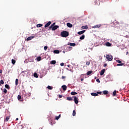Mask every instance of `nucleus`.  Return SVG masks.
Wrapping results in <instances>:
<instances>
[{"mask_svg": "<svg viewBox=\"0 0 129 129\" xmlns=\"http://www.w3.org/2000/svg\"><path fill=\"white\" fill-rule=\"evenodd\" d=\"M95 79H96V77L95 78Z\"/></svg>", "mask_w": 129, "mask_h": 129, "instance_id": "nucleus-58", "label": "nucleus"}, {"mask_svg": "<svg viewBox=\"0 0 129 129\" xmlns=\"http://www.w3.org/2000/svg\"><path fill=\"white\" fill-rule=\"evenodd\" d=\"M0 84H5V82L3 80H1L0 81Z\"/></svg>", "mask_w": 129, "mask_h": 129, "instance_id": "nucleus-40", "label": "nucleus"}, {"mask_svg": "<svg viewBox=\"0 0 129 129\" xmlns=\"http://www.w3.org/2000/svg\"><path fill=\"white\" fill-rule=\"evenodd\" d=\"M50 64H52V65L56 64V60H52L50 62Z\"/></svg>", "mask_w": 129, "mask_h": 129, "instance_id": "nucleus-21", "label": "nucleus"}, {"mask_svg": "<svg viewBox=\"0 0 129 129\" xmlns=\"http://www.w3.org/2000/svg\"><path fill=\"white\" fill-rule=\"evenodd\" d=\"M42 59V57H41V56H38L37 58V60L38 61V62H39V61H41Z\"/></svg>", "mask_w": 129, "mask_h": 129, "instance_id": "nucleus-20", "label": "nucleus"}, {"mask_svg": "<svg viewBox=\"0 0 129 129\" xmlns=\"http://www.w3.org/2000/svg\"><path fill=\"white\" fill-rule=\"evenodd\" d=\"M75 115H76V111L74 110L73 112V116H75Z\"/></svg>", "mask_w": 129, "mask_h": 129, "instance_id": "nucleus-31", "label": "nucleus"}, {"mask_svg": "<svg viewBox=\"0 0 129 129\" xmlns=\"http://www.w3.org/2000/svg\"><path fill=\"white\" fill-rule=\"evenodd\" d=\"M60 66H64V63H63V62L61 63Z\"/></svg>", "mask_w": 129, "mask_h": 129, "instance_id": "nucleus-47", "label": "nucleus"}, {"mask_svg": "<svg viewBox=\"0 0 129 129\" xmlns=\"http://www.w3.org/2000/svg\"><path fill=\"white\" fill-rule=\"evenodd\" d=\"M67 99V100H69V101H72V100H73V99H72V97H68Z\"/></svg>", "mask_w": 129, "mask_h": 129, "instance_id": "nucleus-14", "label": "nucleus"}, {"mask_svg": "<svg viewBox=\"0 0 129 129\" xmlns=\"http://www.w3.org/2000/svg\"><path fill=\"white\" fill-rule=\"evenodd\" d=\"M12 64H15L16 63V60L15 59H12Z\"/></svg>", "mask_w": 129, "mask_h": 129, "instance_id": "nucleus-37", "label": "nucleus"}, {"mask_svg": "<svg viewBox=\"0 0 129 129\" xmlns=\"http://www.w3.org/2000/svg\"><path fill=\"white\" fill-rule=\"evenodd\" d=\"M33 38L34 37L33 36L29 37L27 38V41H31V40H32V39H33Z\"/></svg>", "mask_w": 129, "mask_h": 129, "instance_id": "nucleus-15", "label": "nucleus"}, {"mask_svg": "<svg viewBox=\"0 0 129 129\" xmlns=\"http://www.w3.org/2000/svg\"><path fill=\"white\" fill-rule=\"evenodd\" d=\"M53 53L55 54H59L60 53V51L58 50H55L53 51Z\"/></svg>", "mask_w": 129, "mask_h": 129, "instance_id": "nucleus-16", "label": "nucleus"}, {"mask_svg": "<svg viewBox=\"0 0 129 129\" xmlns=\"http://www.w3.org/2000/svg\"><path fill=\"white\" fill-rule=\"evenodd\" d=\"M74 98L76 104H78V102H79L78 98L76 96H74Z\"/></svg>", "mask_w": 129, "mask_h": 129, "instance_id": "nucleus-4", "label": "nucleus"}, {"mask_svg": "<svg viewBox=\"0 0 129 129\" xmlns=\"http://www.w3.org/2000/svg\"><path fill=\"white\" fill-rule=\"evenodd\" d=\"M47 89H49V90H52V89H53V87H52L51 86H47Z\"/></svg>", "mask_w": 129, "mask_h": 129, "instance_id": "nucleus-22", "label": "nucleus"}, {"mask_svg": "<svg viewBox=\"0 0 129 129\" xmlns=\"http://www.w3.org/2000/svg\"><path fill=\"white\" fill-rule=\"evenodd\" d=\"M91 95H92V96H98L97 93H91Z\"/></svg>", "mask_w": 129, "mask_h": 129, "instance_id": "nucleus-12", "label": "nucleus"}, {"mask_svg": "<svg viewBox=\"0 0 129 129\" xmlns=\"http://www.w3.org/2000/svg\"><path fill=\"white\" fill-rule=\"evenodd\" d=\"M101 27V24H98L92 27L93 29H99V28H100Z\"/></svg>", "mask_w": 129, "mask_h": 129, "instance_id": "nucleus-3", "label": "nucleus"}, {"mask_svg": "<svg viewBox=\"0 0 129 129\" xmlns=\"http://www.w3.org/2000/svg\"><path fill=\"white\" fill-rule=\"evenodd\" d=\"M97 82H98L99 83H100V80H99V79H97L96 80Z\"/></svg>", "mask_w": 129, "mask_h": 129, "instance_id": "nucleus-44", "label": "nucleus"}, {"mask_svg": "<svg viewBox=\"0 0 129 129\" xmlns=\"http://www.w3.org/2000/svg\"><path fill=\"white\" fill-rule=\"evenodd\" d=\"M116 95V91L115 90L113 92V96H115Z\"/></svg>", "mask_w": 129, "mask_h": 129, "instance_id": "nucleus-33", "label": "nucleus"}, {"mask_svg": "<svg viewBox=\"0 0 129 129\" xmlns=\"http://www.w3.org/2000/svg\"><path fill=\"white\" fill-rule=\"evenodd\" d=\"M0 73L2 74V73H3V70H0Z\"/></svg>", "mask_w": 129, "mask_h": 129, "instance_id": "nucleus-51", "label": "nucleus"}, {"mask_svg": "<svg viewBox=\"0 0 129 129\" xmlns=\"http://www.w3.org/2000/svg\"><path fill=\"white\" fill-rule=\"evenodd\" d=\"M9 119H10V117L7 116L6 117V119H5V121H9Z\"/></svg>", "mask_w": 129, "mask_h": 129, "instance_id": "nucleus-35", "label": "nucleus"}, {"mask_svg": "<svg viewBox=\"0 0 129 129\" xmlns=\"http://www.w3.org/2000/svg\"><path fill=\"white\" fill-rule=\"evenodd\" d=\"M115 22L118 25H119V22H118L116 21H115Z\"/></svg>", "mask_w": 129, "mask_h": 129, "instance_id": "nucleus-50", "label": "nucleus"}, {"mask_svg": "<svg viewBox=\"0 0 129 129\" xmlns=\"http://www.w3.org/2000/svg\"><path fill=\"white\" fill-rule=\"evenodd\" d=\"M61 88L64 91H66V90H67V86L66 85H62L61 86Z\"/></svg>", "mask_w": 129, "mask_h": 129, "instance_id": "nucleus-7", "label": "nucleus"}, {"mask_svg": "<svg viewBox=\"0 0 129 129\" xmlns=\"http://www.w3.org/2000/svg\"><path fill=\"white\" fill-rule=\"evenodd\" d=\"M103 93L105 95H106V94H108V91H106V90L103 91Z\"/></svg>", "mask_w": 129, "mask_h": 129, "instance_id": "nucleus-17", "label": "nucleus"}, {"mask_svg": "<svg viewBox=\"0 0 129 129\" xmlns=\"http://www.w3.org/2000/svg\"><path fill=\"white\" fill-rule=\"evenodd\" d=\"M16 120H19V118H17Z\"/></svg>", "mask_w": 129, "mask_h": 129, "instance_id": "nucleus-55", "label": "nucleus"}, {"mask_svg": "<svg viewBox=\"0 0 129 129\" xmlns=\"http://www.w3.org/2000/svg\"><path fill=\"white\" fill-rule=\"evenodd\" d=\"M85 38V35L84 34H83L82 36L80 37V40H84V38Z\"/></svg>", "mask_w": 129, "mask_h": 129, "instance_id": "nucleus-11", "label": "nucleus"}, {"mask_svg": "<svg viewBox=\"0 0 129 129\" xmlns=\"http://www.w3.org/2000/svg\"><path fill=\"white\" fill-rule=\"evenodd\" d=\"M124 65V63H122L117 64L116 66H123Z\"/></svg>", "mask_w": 129, "mask_h": 129, "instance_id": "nucleus-28", "label": "nucleus"}, {"mask_svg": "<svg viewBox=\"0 0 129 129\" xmlns=\"http://www.w3.org/2000/svg\"><path fill=\"white\" fill-rule=\"evenodd\" d=\"M102 93V92H97V94H98H98H101Z\"/></svg>", "mask_w": 129, "mask_h": 129, "instance_id": "nucleus-43", "label": "nucleus"}, {"mask_svg": "<svg viewBox=\"0 0 129 129\" xmlns=\"http://www.w3.org/2000/svg\"><path fill=\"white\" fill-rule=\"evenodd\" d=\"M68 66V67H69V66Z\"/></svg>", "mask_w": 129, "mask_h": 129, "instance_id": "nucleus-59", "label": "nucleus"}, {"mask_svg": "<svg viewBox=\"0 0 129 129\" xmlns=\"http://www.w3.org/2000/svg\"><path fill=\"white\" fill-rule=\"evenodd\" d=\"M47 49H48V46H44V51H47Z\"/></svg>", "mask_w": 129, "mask_h": 129, "instance_id": "nucleus-39", "label": "nucleus"}, {"mask_svg": "<svg viewBox=\"0 0 129 129\" xmlns=\"http://www.w3.org/2000/svg\"><path fill=\"white\" fill-rule=\"evenodd\" d=\"M71 95H76V94H77V93H76V92H72L71 93Z\"/></svg>", "mask_w": 129, "mask_h": 129, "instance_id": "nucleus-26", "label": "nucleus"}, {"mask_svg": "<svg viewBox=\"0 0 129 129\" xmlns=\"http://www.w3.org/2000/svg\"><path fill=\"white\" fill-rule=\"evenodd\" d=\"M18 82H19V79H16V81H15V85L16 86H17L18 84Z\"/></svg>", "mask_w": 129, "mask_h": 129, "instance_id": "nucleus-18", "label": "nucleus"}, {"mask_svg": "<svg viewBox=\"0 0 129 129\" xmlns=\"http://www.w3.org/2000/svg\"><path fill=\"white\" fill-rule=\"evenodd\" d=\"M21 98H22V97L21 96V95H18V100H21Z\"/></svg>", "mask_w": 129, "mask_h": 129, "instance_id": "nucleus-36", "label": "nucleus"}, {"mask_svg": "<svg viewBox=\"0 0 129 129\" xmlns=\"http://www.w3.org/2000/svg\"><path fill=\"white\" fill-rule=\"evenodd\" d=\"M85 30H83L81 31H79L78 32V35H82V34H84L85 33Z\"/></svg>", "mask_w": 129, "mask_h": 129, "instance_id": "nucleus-8", "label": "nucleus"}, {"mask_svg": "<svg viewBox=\"0 0 129 129\" xmlns=\"http://www.w3.org/2000/svg\"><path fill=\"white\" fill-rule=\"evenodd\" d=\"M116 59H117V58H115V60L116 61V62H117V63H121V61Z\"/></svg>", "mask_w": 129, "mask_h": 129, "instance_id": "nucleus-32", "label": "nucleus"}, {"mask_svg": "<svg viewBox=\"0 0 129 129\" xmlns=\"http://www.w3.org/2000/svg\"><path fill=\"white\" fill-rule=\"evenodd\" d=\"M86 65L89 66V64H90V61H86Z\"/></svg>", "mask_w": 129, "mask_h": 129, "instance_id": "nucleus-42", "label": "nucleus"}, {"mask_svg": "<svg viewBox=\"0 0 129 129\" xmlns=\"http://www.w3.org/2000/svg\"><path fill=\"white\" fill-rule=\"evenodd\" d=\"M43 25L41 24H38L36 25L37 28H41V27H42Z\"/></svg>", "mask_w": 129, "mask_h": 129, "instance_id": "nucleus-19", "label": "nucleus"}, {"mask_svg": "<svg viewBox=\"0 0 129 129\" xmlns=\"http://www.w3.org/2000/svg\"><path fill=\"white\" fill-rule=\"evenodd\" d=\"M50 25H51V21H49L48 23H47L44 26V28H48Z\"/></svg>", "mask_w": 129, "mask_h": 129, "instance_id": "nucleus-6", "label": "nucleus"}, {"mask_svg": "<svg viewBox=\"0 0 129 129\" xmlns=\"http://www.w3.org/2000/svg\"><path fill=\"white\" fill-rule=\"evenodd\" d=\"M67 26H68L69 27V28H72V27H73L72 24H71L70 23H68L67 24Z\"/></svg>", "mask_w": 129, "mask_h": 129, "instance_id": "nucleus-10", "label": "nucleus"}, {"mask_svg": "<svg viewBox=\"0 0 129 129\" xmlns=\"http://www.w3.org/2000/svg\"><path fill=\"white\" fill-rule=\"evenodd\" d=\"M58 28H59V26L58 25H55L54 26H53L51 29L52 31H55V30H57V29H58Z\"/></svg>", "mask_w": 129, "mask_h": 129, "instance_id": "nucleus-5", "label": "nucleus"}, {"mask_svg": "<svg viewBox=\"0 0 129 129\" xmlns=\"http://www.w3.org/2000/svg\"><path fill=\"white\" fill-rule=\"evenodd\" d=\"M111 43H110V42H107L106 43V46H107V47H111Z\"/></svg>", "mask_w": 129, "mask_h": 129, "instance_id": "nucleus-13", "label": "nucleus"}, {"mask_svg": "<svg viewBox=\"0 0 129 129\" xmlns=\"http://www.w3.org/2000/svg\"><path fill=\"white\" fill-rule=\"evenodd\" d=\"M106 66H107V64L104 63V67H106Z\"/></svg>", "mask_w": 129, "mask_h": 129, "instance_id": "nucleus-48", "label": "nucleus"}, {"mask_svg": "<svg viewBox=\"0 0 129 129\" xmlns=\"http://www.w3.org/2000/svg\"><path fill=\"white\" fill-rule=\"evenodd\" d=\"M88 26H87V25L85 26H82V29H88Z\"/></svg>", "mask_w": 129, "mask_h": 129, "instance_id": "nucleus-34", "label": "nucleus"}, {"mask_svg": "<svg viewBox=\"0 0 129 129\" xmlns=\"http://www.w3.org/2000/svg\"><path fill=\"white\" fill-rule=\"evenodd\" d=\"M4 92L5 94L8 93V90H7V89H4Z\"/></svg>", "mask_w": 129, "mask_h": 129, "instance_id": "nucleus-38", "label": "nucleus"}, {"mask_svg": "<svg viewBox=\"0 0 129 129\" xmlns=\"http://www.w3.org/2000/svg\"><path fill=\"white\" fill-rule=\"evenodd\" d=\"M5 88H7V89H10V85H8V84H6Z\"/></svg>", "mask_w": 129, "mask_h": 129, "instance_id": "nucleus-25", "label": "nucleus"}, {"mask_svg": "<svg viewBox=\"0 0 129 129\" xmlns=\"http://www.w3.org/2000/svg\"><path fill=\"white\" fill-rule=\"evenodd\" d=\"M104 72H105V69H103L101 72H100V75L101 76H102V75H103V74H104Z\"/></svg>", "mask_w": 129, "mask_h": 129, "instance_id": "nucleus-9", "label": "nucleus"}, {"mask_svg": "<svg viewBox=\"0 0 129 129\" xmlns=\"http://www.w3.org/2000/svg\"><path fill=\"white\" fill-rule=\"evenodd\" d=\"M58 97H59V98H62V96L61 95H59Z\"/></svg>", "mask_w": 129, "mask_h": 129, "instance_id": "nucleus-45", "label": "nucleus"}, {"mask_svg": "<svg viewBox=\"0 0 129 129\" xmlns=\"http://www.w3.org/2000/svg\"><path fill=\"white\" fill-rule=\"evenodd\" d=\"M59 117H58V116H56L55 117V119H56V120H58V119H59Z\"/></svg>", "mask_w": 129, "mask_h": 129, "instance_id": "nucleus-46", "label": "nucleus"}, {"mask_svg": "<svg viewBox=\"0 0 129 129\" xmlns=\"http://www.w3.org/2000/svg\"><path fill=\"white\" fill-rule=\"evenodd\" d=\"M93 5H94V6H95L96 5H97V2H96V0H95V1H94Z\"/></svg>", "mask_w": 129, "mask_h": 129, "instance_id": "nucleus-41", "label": "nucleus"}, {"mask_svg": "<svg viewBox=\"0 0 129 129\" xmlns=\"http://www.w3.org/2000/svg\"><path fill=\"white\" fill-rule=\"evenodd\" d=\"M83 80H84V79H81V81H83Z\"/></svg>", "mask_w": 129, "mask_h": 129, "instance_id": "nucleus-54", "label": "nucleus"}, {"mask_svg": "<svg viewBox=\"0 0 129 129\" xmlns=\"http://www.w3.org/2000/svg\"><path fill=\"white\" fill-rule=\"evenodd\" d=\"M126 55H128V51H127V52H126Z\"/></svg>", "mask_w": 129, "mask_h": 129, "instance_id": "nucleus-53", "label": "nucleus"}, {"mask_svg": "<svg viewBox=\"0 0 129 129\" xmlns=\"http://www.w3.org/2000/svg\"><path fill=\"white\" fill-rule=\"evenodd\" d=\"M58 117L59 118H60V117H61V114H59V115L58 116Z\"/></svg>", "mask_w": 129, "mask_h": 129, "instance_id": "nucleus-52", "label": "nucleus"}, {"mask_svg": "<svg viewBox=\"0 0 129 129\" xmlns=\"http://www.w3.org/2000/svg\"><path fill=\"white\" fill-rule=\"evenodd\" d=\"M28 95H29V96H30L31 95V94H30V93H29V94H28Z\"/></svg>", "mask_w": 129, "mask_h": 129, "instance_id": "nucleus-56", "label": "nucleus"}, {"mask_svg": "<svg viewBox=\"0 0 129 129\" xmlns=\"http://www.w3.org/2000/svg\"><path fill=\"white\" fill-rule=\"evenodd\" d=\"M91 73H92V71H88V72L87 73V75H90V74H91Z\"/></svg>", "mask_w": 129, "mask_h": 129, "instance_id": "nucleus-30", "label": "nucleus"}, {"mask_svg": "<svg viewBox=\"0 0 129 129\" xmlns=\"http://www.w3.org/2000/svg\"><path fill=\"white\" fill-rule=\"evenodd\" d=\"M63 53H65V51H63Z\"/></svg>", "mask_w": 129, "mask_h": 129, "instance_id": "nucleus-57", "label": "nucleus"}, {"mask_svg": "<svg viewBox=\"0 0 129 129\" xmlns=\"http://www.w3.org/2000/svg\"><path fill=\"white\" fill-rule=\"evenodd\" d=\"M55 25H56V23H53L51 25V26L49 27V29H52V27L55 26Z\"/></svg>", "mask_w": 129, "mask_h": 129, "instance_id": "nucleus-27", "label": "nucleus"}, {"mask_svg": "<svg viewBox=\"0 0 129 129\" xmlns=\"http://www.w3.org/2000/svg\"><path fill=\"white\" fill-rule=\"evenodd\" d=\"M96 2L97 3V5H100V3L102 2V0H96Z\"/></svg>", "mask_w": 129, "mask_h": 129, "instance_id": "nucleus-23", "label": "nucleus"}, {"mask_svg": "<svg viewBox=\"0 0 129 129\" xmlns=\"http://www.w3.org/2000/svg\"><path fill=\"white\" fill-rule=\"evenodd\" d=\"M62 79H64L66 78V77L64 76H62V77H61Z\"/></svg>", "mask_w": 129, "mask_h": 129, "instance_id": "nucleus-49", "label": "nucleus"}, {"mask_svg": "<svg viewBox=\"0 0 129 129\" xmlns=\"http://www.w3.org/2000/svg\"><path fill=\"white\" fill-rule=\"evenodd\" d=\"M68 45H70L71 46H76V44L74 43H70V44H68Z\"/></svg>", "mask_w": 129, "mask_h": 129, "instance_id": "nucleus-24", "label": "nucleus"}, {"mask_svg": "<svg viewBox=\"0 0 129 129\" xmlns=\"http://www.w3.org/2000/svg\"><path fill=\"white\" fill-rule=\"evenodd\" d=\"M106 58L109 61H112L113 57H112V55H109V54L106 55Z\"/></svg>", "mask_w": 129, "mask_h": 129, "instance_id": "nucleus-2", "label": "nucleus"}, {"mask_svg": "<svg viewBox=\"0 0 129 129\" xmlns=\"http://www.w3.org/2000/svg\"><path fill=\"white\" fill-rule=\"evenodd\" d=\"M60 36L61 37H62V38H66V37H68V36H69V32L67 31H62L60 33Z\"/></svg>", "mask_w": 129, "mask_h": 129, "instance_id": "nucleus-1", "label": "nucleus"}, {"mask_svg": "<svg viewBox=\"0 0 129 129\" xmlns=\"http://www.w3.org/2000/svg\"><path fill=\"white\" fill-rule=\"evenodd\" d=\"M34 77H35V78H38V77H39V76H38V74L37 73L34 74Z\"/></svg>", "mask_w": 129, "mask_h": 129, "instance_id": "nucleus-29", "label": "nucleus"}]
</instances>
